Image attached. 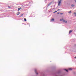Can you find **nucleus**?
Masks as SVG:
<instances>
[{"mask_svg": "<svg viewBox=\"0 0 76 76\" xmlns=\"http://www.w3.org/2000/svg\"><path fill=\"white\" fill-rule=\"evenodd\" d=\"M60 13H59V12H58L57 13V14H59Z\"/></svg>", "mask_w": 76, "mask_h": 76, "instance_id": "nucleus-19", "label": "nucleus"}, {"mask_svg": "<svg viewBox=\"0 0 76 76\" xmlns=\"http://www.w3.org/2000/svg\"><path fill=\"white\" fill-rule=\"evenodd\" d=\"M64 20V19L63 18H62V19H61L60 20H61V21H62V20Z\"/></svg>", "mask_w": 76, "mask_h": 76, "instance_id": "nucleus-6", "label": "nucleus"}, {"mask_svg": "<svg viewBox=\"0 0 76 76\" xmlns=\"http://www.w3.org/2000/svg\"><path fill=\"white\" fill-rule=\"evenodd\" d=\"M21 8H21V7L18 8V11H19V10H20V9H21Z\"/></svg>", "mask_w": 76, "mask_h": 76, "instance_id": "nucleus-4", "label": "nucleus"}, {"mask_svg": "<svg viewBox=\"0 0 76 76\" xmlns=\"http://www.w3.org/2000/svg\"><path fill=\"white\" fill-rule=\"evenodd\" d=\"M69 70H72V68H69Z\"/></svg>", "mask_w": 76, "mask_h": 76, "instance_id": "nucleus-11", "label": "nucleus"}, {"mask_svg": "<svg viewBox=\"0 0 76 76\" xmlns=\"http://www.w3.org/2000/svg\"><path fill=\"white\" fill-rule=\"evenodd\" d=\"M74 14H75V16H76V14L75 12L74 13Z\"/></svg>", "mask_w": 76, "mask_h": 76, "instance_id": "nucleus-15", "label": "nucleus"}, {"mask_svg": "<svg viewBox=\"0 0 76 76\" xmlns=\"http://www.w3.org/2000/svg\"><path fill=\"white\" fill-rule=\"evenodd\" d=\"M19 14H20V12H18L17 14V16H18V15H19Z\"/></svg>", "mask_w": 76, "mask_h": 76, "instance_id": "nucleus-8", "label": "nucleus"}, {"mask_svg": "<svg viewBox=\"0 0 76 76\" xmlns=\"http://www.w3.org/2000/svg\"><path fill=\"white\" fill-rule=\"evenodd\" d=\"M8 7L9 8H10V7Z\"/></svg>", "mask_w": 76, "mask_h": 76, "instance_id": "nucleus-17", "label": "nucleus"}, {"mask_svg": "<svg viewBox=\"0 0 76 76\" xmlns=\"http://www.w3.org/2000/svg\"><path fill=\"white\" fill-rule=\"evenodd\" d=\"M72 31H73V30H72L69 31V34H70L71 32H72Z\"/></svg>", "mask_w": 76, "mask_h": 76, "instance_id": "nucleus-3", "label": "nucleus"}, {"mask_svg": "<svg viewBox=\"0 0 76 76\" xmlns=\"http://www.w3.org/2000/svg\"><path fill=\"white\" fill-rule=\"evenodd\" d=\"M60 14H61V15H63V13H60Z\"/></svg>", "mask_w": 76, "mask_h": 76, "instance_id": "nucleus-16", "label": "nucleus"}, {"mask_svg": "<svg viewBox=\"0 0 76 76\" xmlns=\"http://www.w3.org/2000/svg\"><path fill=\"white\" fill-rule=\"evenodd\" d=\"M75 2H76V0H75Z\"/></svg>", "mask_w": 76, "mask_h": 76, "instance_id": "nucleus-20", "label": "nucleus"}, {"mask_svg": "<svg viewBox=\"0 0 76 76\" xmlns=\"http://www.w3.org/2000/svg\"><path fill=\"white\" fill-rule=\"evenodd\" d=\"M58 10H60V9H58L57 10V11H58Z\"/></svg>", "mask_w": 76, "mask_h": 76, "instance_id": "nucleus-18", "label": "nucleus"}, {"mask_svg": "<svg viewBox=\"0 0 76 76\" xmlns=\"http://www.w3.org/2000/svg\"><path fill=\"white\" fill-rule=\"evenodd\" d=\"M54 19L53 18L51 19V21H54Z\"/></svg>", "mask_w": 76, "mask_h": 76, "instance_id": "nucleus-7", "label": "nucleus"}, {"mask_svg": "<svg viewBox=\"0 0 76 76\" xmlns=\"http://www.w3.org/2000/svg\"><path fill=\"white\" fill-rule=\"evenodd\" d=\"M24 20H25V21H26V18H24Z\"/></svg>", "mask_w": 76, "mask_h": 76, "instance_id": "nucleus-10", "label": "nucleus"}, {"mask_svg": "<svg viewBox=\"0 0 76 76\" xmlns=\"http://www.w3.org/2000/svg\"><path fill=\"white\" fill-rule=\"evenodd\" d=\"M75 58H76V56L75 57Z\"/></svg>", "mask_w": 76, "mask_h": 76, "instance_id": "nucleus-21", "label": "nucleus"}, {"mask_svg": "<svg viewBox=\"0 0 76 76\" xmlns=\"http://www.w3.org/2000/svg\"><path fill=\"white\" fill-rule=\"evenodd\" d=\"M49 5H48V6H49Z\"/></svg>", "mask_w": 76, "mask_h": 76, "instance_id": "nucleus-22", "label": "nucleus"}, {"mask_svg": "<svg viewBox=\"0 0 76 76\" xmlns=\"http://www.w3.org/2000/svg\"><path fill=\"white\" fill-rule=\"evenodd\" d=\"M63 22H65V23H67V21H66L65 20H63Z\"/></svg>", "mask_w": 76, "mask_h": 76, "instance_id": "nucleus-2", "label": "nucleus"}, {"mask_svg": "<svg viewBox=\"0 0 76 76\" xmlns=\"http://www.w3.org/2000/svg\"><path fill=\"white\" fill-rule=\"evenodd\" d=\"M65 70H66V72H68V70H66V69H65Z\"/></svg>", "mask_w": 76, "mask_h": 76, "instance_id": "nucleus-12", "label": "nucleus"}, {"mask_svg": "<svg viewBox=\"0 0 76 76\" xmlns=\"http://www.w3.org/2000/svg\"><path fill=\"white\" fill-rule=\"evenodd\" d=\"M61 0H60L58 3V6H60V4L61 3Z\"/></svg>", "mask_w": 76, "mask_h": 76, "instance_id": "nucleus-1", "label": "nucleus"}, {"mask_svg": "<svg viewBox=\"0 0 76 76\" xmlns=\"http://www.w3.org/2000/svg\"><path fill=\"white\" fill-rule=\"evenodd\" d=\"M74 5H71V6H72V7H73V6H74Z\"/></svg>", "mask_w": 76, "mask_h": 76, "instance_id": "nucleus-14", "label": "nucleus"}, {"mask_svg": "<svg viewBox=\"0 0 76 76\" xmlns=\"http://www.w3.org/2000/svg\"><path fill=\"white\" fill-rule=\"evenodd\" d=\"M35 73H36L37 75H38V73H37V70H35Z\"/></svg>", "mask_w": 76, "mask_h": 76, "instance_id": "nucleus-5", "label": "nucleus"}, {"mask_svg": "<svg viewBox=\"0 0 76 76\" xmlns=\"http://www.w3.org/2000/svg\"><path fill=\"white\" fill-rule=\"evenodd\" d=\"M71 12H72V11H69V12H68V13H71Z\"/></svg>", "mask_w": 76, "mask_h": 76, "instance_id": "nucleus-9", "label": "nucleus"}, {"mask_svg": "<svg viewBox=\"0 0 76 76\" xmlns=\"http://www.w3.org/2000/svg\"><path fill=\"white\" fill-rule=\"evenodd\" d=\"M56 12H57V11H56L55 12H54L53 13H56Z\"/></svg>", "mask_w": 76, "mask_h": 76, "instance_id": "nucleus-13", "label": "nucleus"}]
</instances>
